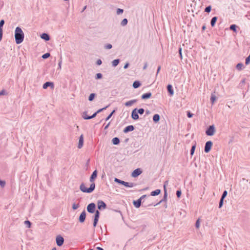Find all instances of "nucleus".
Here are the masks:
<instances>
[{
	"label": "nucleus",
	"instance_id": "60",
	"mask_svg": "<svg viewBox=\"0 0 250 250\" xmlns=\"http://www.w3.org/2000/svg\"><path fill=\"white\" fill-rule=\"evenodd\" d=\"M129 66V63L128 62H127L125 63V64L124 66V69H127Z\"/></svg>",
	"mask_w": 250,
	"mask_h": 250
},
{
	"label": "nucleus",
	"instance_id": "55",
	"mask_svg": "<svg viewBox=\"0 0 250 250\" xmlns=\"http://www.w3.org/2000/svg\"><path fill=\"white\" fill-rule=\"evenodd\" d=\"M168 180H166L164 182V190H167V186L168 185Z\"/></svg>",
	"mask_w": 250,
	"mask_h": 250
},
{
	"label": "nucleus",
	"instance_id": "16",
	"mask_svg": "<svg viewBox=\"0 0 250 250\" xmlns=\"http://www.w3.org/2000/svg\"><path fill=\"white\" fill-rule=\"evenodd\" d=\"M83 145V135L82 134L79 139V143L78 145V148H81Z\"/></svg>",
	"mask_w": 250,
	"mask_h": 250
},
{
	"label": "nucleus",
	"instance_id": "48",
	"mask_svg": "<svg viewBox=\"0 0 250 250\" xmlns=\"http://www.w3.org/2000/svg\"><path fill=\"white\" fill-rule=\"evenodd\" d=\"M250 63V54L246 58L245 60V64L248 65Z\"/></svg>",
	"mask_w": 250,
	"mask_h": 250
},
{
	"label": "nucleus",
	"instance_id": "25",
	"mask_svg": "<svg viewBox=\"0 0 250 250\" xmlns=\"http://www.w3.org/2000/svg\"><path fill=\"white\" fill-rule=\"evenodd\" d=\"M112 143L114 145H118L120 143V139L118 137H114L112 139Z\"/></svg>",
	"mask_w": 250,
	"mask_h": 250
},
{
	"label": "nucleus",
	"instance_id": "14",
	"mask_svg": "<svg viewBox=\"0 0 250 250\" xmlns=\"http://www.w3.org/2000/svg\"><path fill=\"white\" fill-rule=\"evenodd\" d=\"M167 89L168 95L170 96H172L174 95V90L173 89L172 85L170 84H167Z\"/></svg>",
	"mask_w": 250,
	"mask_h": 250
},
{
	"label": "nucleus",
	"instance_id": "38",
	"mask_svg": "<svg viewBox=\"0 0 250 250\" xmlns=\"http://www.w3.org/2000/svg\"><path fill=\"white\" fill-rule=\"evenodd\" d=\"M109 105H110V104H109L108 105H107L102 108H100V109H98L96 112H95L96 113L97 115L98 113H100L101 112L105 110L109 106Z\"/></svg>",
	"mask_w": 250,
	"mask_h": 250
},
{
	"label": "nucleus",
	"instance_id": "21",
	"mask_svg": "<svg viewBox=\"0 0 250 250\" xmlns=\"http://www.w3.org/2000/svg\"><path fill=\"white\" fill-rule=\"evenodd\" d=\"M161 192V190L160 189H157L154 191L151 192L150 195L152 196H155L159 195Z\"/></svg>",
	"mask_w": 250,
	"mask_h": 250
},
{
	"label": "nucleus",
	"instance_id": "13",
	"mask_svg": "<svg viewBox=\"0 0 250 250\" xmlns=\"http://www.w3.org/2000/svg\"><path fill=\"white\" fill-rule=\"evenodd\" d=\"M135 129V127L133 125H129L126 126L123 130L125 133H127L129 132L133 131Z\"/></svg>",
	"mask_w": 250,
	"mask_h": 250
},
{
	"label": "nucleus",
	"instance_id": "6",
	"mask_svg": "<svg viewBox=\"0 0 250 250\" xmlns=\"http://www.w3.org/2000/svg\"><path fill=\"white\" fill-rule=\"evenodd\" d=\"M64 239L61 235H58L56 238V242L58 247H61L64 243Z\"/></svg>",
	"mask_w": 250,
	"mask_h": 250
},
{
	"label": "nucleus",
	"instance_id": "5",
	"mask_svg": "<svg viewBox=\"0 0 250 250\" xmlns=\"http://www.w3.org/2000/svg\"><path fill=\"white\" fill-rule=\"evenodd\" d=\"M96 204L94 203H91L87 205L86 209L89 213H93L96 210Z\"/></svg>",
	"mask_w": 250,
	"mask_h": 250
},
{
	"label": "nucleus",
	"instance_id": "57",
	"mask_svg": "<svg viewBox=\"0 0 250 250\" xmlns=\"http://www.w3.org/2000/svg\"><path fill=\"white\" fill-rule=\"evenodd\" d=\"M136 185V184H135L134 183H129L128 187V188H132V187L135 186Z\"/></svg>",
	"mask_w": 250,
	"mask_h": 250
},
{
	"label": "nucleus",
	"instance_id": "46",
	"mask_svg": "<svg viewBox=\"0 0 250 250\" xmlns=\"http://www.w3.org/2000/svg\"><path fill=\"white\" fill-rule=\"evenodd\" d=\"M227 195H228V191L226 190H225L222 194L221 198L225 199V198L226 197Z\"/></svg>",
	"mask_w": 250,
	"mask_h": 250
},
{
	"label": "nucleus",
	"instance_id": "58",
	"mask_svg": "<svg viewBox=\"0 0 250 250\" xmlns=\"http://www.w3.org/2000/svg\"><path fill=\"white\" fill-rule=\"evenodd\" d=\"M96 64H97V65H101V64H102V60H101V59H98V60H97V61H96Z\"/></svg>",
	"mask_w": 250,
	"mask_h": 250
},
{
	"label": "nucleus",
	"instance_id": "31",
	"mask_svg": "<svg viewBox=\"0 0 250 250\" xmlns=\"http://www.w3.org/2000/svg\"><path fill=\"white\" fill-rule=\"evenodd\" d=\"M96 96V94L95 93H91L88 97V100L90 102L93 101Z\"/></svg>",
	"mask_w": 250,
	"mask_h": 250
},
{
	"label": "nucleus",
	"instance_id": "23",
	"mask_svg": "<svg viewBox=\"0 0 250 250\" xmlns=\"http://www.w3.org/2000/svg\"><path fill=\"white\" fill-rule=\"evenodd\" d=\"M218 17L216 16L213 17L212 18L210 21V25L212 27H214L216 22L217 21Z\"/></svg>",
	"mask_w": 250,
	"mask_h": 250
},
{
	"label": "nucleus",
	"instance_id": "53",
	"mask_svg": "<svg viewBox=\"0 0 250 250\" xmlns=\"http://www.w3.org/2000/svg\"><path fill=\"white\" fill-rule=\"evenodd\" d=\"M6 184V182L4 180H2L0 179V186L1 188H3L5 187Z\"/></svg>",
	"mask_w": 250,
	"mask_h": 250
},
{
	"label": "nucleus",
	"instance_id": "7",
	"mask_svg": "<svg viewBox=\"0 0 250 250\" xmlns=\"http://www.w3.org/2000/svg\"><path fill=\"white\" fill-rule=\"evenodd\" d=\"M212 145H213V143L212 142V141H207L205 144V147H204V151L207 153H208L210 151L211 147L212 146Z\"/></svg>",
	"mask_w": 250,
	"mask_h": 250
},
{
	"label": "nucleus",
	"instance_id": "41",
	"mask_svg": "<svg viewBox=\"0 0 250 250\" xmlns=\"http://www.w3.org/2000/svg\"><path fill=\"white\" fill-rule=\"evenodd\" d=\"M24 224L26 225L28 228H30L32 225L31 222L29 220H25L24 221Z\"/></svg>",
	"mask_w": 250,
	"mask_h": 250
},
{
	"label": "nucleus",
	"instance_id": "24",
	"mask_svg": "<svg viewBox=\"0 0 250 250\" xmlns=\"http://www.w3.org/2000/svg\"><path fill=\"white\" fill-rule=\"evenodd\" d=\"M160 119V116L158 114H155L153 116V121L155 123L159 122Z\"/></svg>",
	"mask_w": 250,
	"mask_h": 250
},
{
	"label": "nucleus",
	"instance_id": "33",
	"mask_svg": "<svg viewBox=\"0 0 250 250\" xmlns=\"http://www.w3.org/2000/svg\"><path fill=\"white\" fill-rule=\"evenodd\" d=\"M95 214L93 216L94 219H99L100 218V212L99 210H96L95 212H94Z\"/></svg>",
	"mask_w": 250,
	"mask_h": 250
},
{
	"label": "nucleus",
	"instance_id": "29",
	"mask_svg": "<svg viewBox=\"0 0 250 250\" xmlns=\"http://www.w3.org/2000/svg\"><path fill=\"white\" fill-rule=\"evenodd\" d=\"M238 26L234 24H231L229 26V29L233 32L236 33L237 32V28Z\"/></svg>",
	"mask_w": 250,
	"mask_h": 250
},
{
	"label": "nucleus",
	"instance_id": "28",
	"mask_svg": "<svg viewBox=\"0 0 250 250\" xmlns=\"http://www.w3.org/2000/svg\"><path fill=\"white\" fill-rule=\"evenodd\" d=\"M120 60L119 59H117L114 60L111 62L112 66L114 67L117 66L118 65V64L120 63Z\"/></svg>",
	"mask_w": 250,
	"mask_h": 250
},
{
	"label": "nucleus",
	"instance_id": "1",
	"mask_svg": "<svg viewBox=\"0 0 250 250\" xmlns=\"http://www.w3.org/2000/svg\"><path fill=\"white\" fill-rule=\"evenodd\" d=\"M98 175V171L97 169H95L94 170L91 175L89 181L91 183H92L89 188H86L85 186V185L84 183H82L80 185V189L81 191H82L83 193H92L95 188V184L94 183V181L95 180V179L97 177Z\"/></svg>",
	"mask_w": 250,
	"mask_h": 250
},
{
	"label": "nucleus",
	"instance_id": "11",
	"mask_svg": "<svg viewBox=\"0 0 250 250\" xmlns=\"http://www.w3.org/2000/svg\"><path fill=\"white\" fill-rule=\"evenodd\" d=\"M48 87H50L52 89L54 88V84L53 82H46L43 83L42 85V88L43 89H46Z\"/></svg>",
	"mask_w": 250,
	"mask_h": 250
},
{
	"label": "nucleus",
	"instance_id": "62",
	"mask_svg": "<svg viewBox=\"0 0 250 250\" xmlns=\"http://www.w3.org/2000/svg\"><path fill=\"white\" fill-rule=\"evenodd\" d=\"M146 197H147V195L146 194H145L141 196L138 199L142 202V200L146 198Z\"/></svg>",
	"mask_w": 250,
	"mask_h": 250
},
{
	"label": "nucleus",
	"instance_id": "42",
	"mask_svg": "<svg viewBox=\"0 0 250 250\" xmlns=\"http://www.w3.org/2000/svg\"><path fill=\"white\" fill-rule=\"evenodd\" d=\"M50 56V54L48 52L46 53L43 54L42 56V58L43 59H46L48 58Z\"/></svg>",
	"mask_w": 250,
	"mask_h": 250
},
{
	"label": "nucleus",
	"instance_id": "35",
	"mask_svg": "<svg viewBox=\"0 0 250 250\" xmlns=\"http://www.w3.org/2000/svg\"><path fill=\"white\" fill-rule=\"evenodd\" d=\"M196 148V144H195L194 145L192 146L190 150V154L191 156H192L195 152V150Z\"/></svg>",
	"mask_w": 250,
	"mask_h": 250
},
{
	"label": "nucleus",
	"instance_id": "45",
	"mask_svg": "<svg viewBox=\"0 0 250 250\" xmlns=\"http://www.w3.org/2000/svg\"><path fill=\"white\" fill-rule=\"evenodd\" d=\"M224 202V199L221 198L220 200V201L219 203V206H218V208H221L222 207V206H223Z\"/></svg>",
	"mask_w": 250,
	"mask_h": 250
},
{
	"label": "nucleus",
	"instance_id": "22",
	"mask_svg": "<svg viewBox=\"0 0 250 250\" xmlns=\"http://www.w3.org/2000/svg\"><path fill=\"white\" fill-rule=\"evenodd\" d=\"M141 85V83L139 81H135L132 84V86L134 88L136 89L139 88Z\"/></svg>",
	"mask_w": 250,
	"mask_h": 250
},
{
	"label": "nucleus",
	"instance_id": "52",
	"mask_svg": "<svg viewBox=\"0 0 250 250\" xmlns=\"http://www.w3.org/2000/svg\"><path fill=\"white\" fill-rule=\"evenodd\" d=\"M200 219H198L195 222V227L198 229L200 227Z\"/></svg>",
	"mask_w": 250,
	"mask_h": 250
},
{
	"label": "nucleus",
	"instance_id": "44",
	"mask_svg": "<svg viewBox=\"0 0 250 250\" xmlns=\"http://www.w3.org/2000/svg\"><path fill=\"white\" fill-rule=\"evenodd\" d=\"M136 111H137L138 113L140 114V115H142L144 114V112H145V110L144 108H139V109H137V110Z\"/></svg>",
	"mask_w": 250,
	"mask_h": 250
},
{
	"label": "nucleus",
	"instance_id": "49",
	"mask_svg": "<svg viewBox=\"0 0 250 250\" xmlns=\"http://www.w3.org/2000/svg\"><path fill=\"white\" fill-rule=\"evenodd\" d=\"M245 82H246V79L245 78H244L240 82V83H239V86L241 87H243V85L245 83Z\"/></svg>",
	"mask_w": 250,
	"mask_h": 250
},
{
	"label": "nucleus",
	"instance_id": "39",
	"mask_svg": "<svg viewBox=\"0 0 250 250\" xmlns=\"http://www.w3.org/2000/svg\"><path fill=\"white\" fill-rule=\"evenodd\" d=\"M211 8L212 7L211 5H208L207 6L204 10V12L209 13L211 10Z\"/></svg>",
	"mask_w": 250,
	"mask_h": 250
},
{
	"label": "nucleus",
	"instance_id": "64",
	"mask_svg": "<svg viewBox=\"0 0 250 250\" xmlns=\"http://www.w3.org/2000/svg\"><path fill=\"white\" fill-rule=\"evenodd\" d=\"M96 116H97V114L96 113V112L94 113L92 115H91V116H89L90 119L95 118Z\"/></svg>",
	"mask_w": 250,
	"mask_h": 250
},
{
	"label": "nucleus",
	"instance_id": "18",
	"mask_svg": "<svg viewBox=\"0 0 250 250\" xmlns=\"http://www.w3.org/2000/svg\"><path fill=\"white\" fill-rule=\"evenodd\" d=\"M152 96V93L150 92L143 94L141 96V99L142 100H146L149 99Z\"/></svg>",
	"mask_w": 250,
	"mask_h": 250
},
{
	"label": "nucleus",
	"instance_id": "10",
	"mask_svg": "<svg viewBox=\"0 0 250 250\" xmlns=\"http://www.w3.org/2000/svg\"><path fill=\"white\" fill-rule=\"evenodd\" d=\"M86 213L85 210H83L80 214L78 220L80 223H83L84 222L86 218Z\"/></svg>",
	"mask_w": 250,
	"mask_h": 250
},
{
	"label": "nucleus",
	"instance_id": "63",
	"mask_svg": "<svg viewBox=\"0 0 250 250\" xmlns=\"http://www.w3.org/2000/svg\"><path fill=\"white\" fill-rule=\"evenodd\" d=\"M6 91L4 89H2L0 91V96L4 95L5 94Z\"/></svg>",
	"mask_w": 250,
	"mask_h": 250
},
{
	"label": "nucleus",
	"instance_id": "37",
	"mask_svg": "<svg viewBox=\"0 0 250 250\" xmlns=\"http://www.w3.org/2000/svg\"><path fill=\"white\" fill-rule=\"evenodd\" d=\"M102 78H103V74L101 73H98L95 76V78L96 80L101 79Z\"/></svg>",
	"mask_w": 250,
	"mask_h": 250
},
{
	"label": "nucleus",
	"instance_id": "3",
	"mask_svg": "<svg viewBox=\"0 0 250 250\" xmlns=\"http://www.w3.org/2000/svg\"><path fill=\"white\" fill-rule=\"evenodd\" d=\"M167 190H164V196H163V197L162 199H161L159 202H158L156 204H155L154 203H149L147 205L144 206V207L146 208V207H150V206L155 207V206H157L158 205L160 204L161 203H162L163 202H165V208H167V205L166 202L167 201ZM143 206L144 207V205H143Z\"/></svg>",
	"mask_w": 250,
	"mask_h": 250
},
{
	"label": "nucleus",
	"instance_id": "34",
	"mask_svg": "<svg viewBox=\"0 0 250 250\" xmlns=\"http://www.w3.org/2000/svg\"><path fill=\"white\" fill-rule=\"evenodd\" d=\"M127 23H128L127 19L126 18H125L121 22V25L122 26H125L126 25H127Z\"/></svg>",
	"mask_w": 250,
	"mask_h": 250
},
{
	"label": "nucleus",
	"instance_id": "17",
	"mask_svg": "<svg viewBox=\"0 0 250 250\" xmlns=\"http://www.w3.org/2000/svg\"><path fill=\"white\" fill-rule=\"evenodd\" d=\"M41 38L45 41H48L50 40V37L48 33H43L41 35Z\"/></svg>",
	"mask_w": 250,
	"mask_h": 250
},
{
	"label": "nucleus",
	"instance_id": "51",
	"mask_svg": "<svg viewBox=\"0 0 250 250\" xmlns=\"http://www.w3.org/2000/svg\"><path fill=\"white\" fill-rule=\"evenodd\" d=\"M187 115L188 118H190L193 117V114L188 110L187 111Z\"/></svg>",
	"mask_w": 250,
	"mask_h": 250
},
{
	"label": "nucleus",
	"instance_id": "36",
	"mask_svg": "<svg viewBox=\"0 0 250 250\" xmlns=\"http://www.w3.org/2000/svg\"><path fill=\"white\" fill-rule=\"evenodd\" d=\"M114 181L115 183H118L119 185H123V182L124 181L121 180L117 178H115Z\"/></svg>",
	"mask_w": 250,
	"mask_h": 250
},
{
	"label": "nucleus",
	"instance_id": "8",
	"mask_svg": "<svg viewBox=\"0 0 250 250\" xmlns=\"http://www.w3.org/2000/svg\"><path fill=\"white\" fill-rule=\"evenodd\" d=\"M97 208L99 210L104 209L106 208L107 205L103 201L98 200L97 201Z\"/></svg>",
	"mask_w": 250,
	"mask_h": 250
},
{
	"label": "nucleus",
	"instance_id": "15",
	"mask_svg": "<svg viewBox=\"0 0 250 250\" xmlns=\"http://www.w3.org/2000/svg\"><path fill=\"white\" fill-rule=\"evenodd\" d=\"M5 23L4 20L0 21V41L1 40L3 35V26Z\"/></svg>",
	"mask_w": 250,
	"mask_h": 250
},
{
	"label": "nucleus",
	"instance_id": "20",
	"mask_svg": "<svg viewBox=\"0 0 250 250\" xmlns=\"http://www.w3.org/2000/svg\"><path fill=\"white\" fill-rule=\"evenodd\" d=\"M137 102V100H136V99L131 100L128 101L126 102V103H125V105L126 106H130L133 104L136 103Z\"/></svg>",
	"mask_w": 250,
	"mask_h": 250
},
{
	"label": "nucleus",
	"instance_id": "4",
	"mask_svg": "<svg viewBox=\"0 0 250 250\" xmlns=\"http://www.w3.org/2000/svg\"><path fill=\"white\" fill-rule=\"evenodd\" d=\"M215 132V128L214 125L208 126L206 130V134L207 136H212Z\"/></svg>",
	"mask_w": 250,
	"mask_h": 250
},
{
	"label": "nucleus",
	"instance_id": "54",
	"mask_svg": "<svg viewBox=\"0 0 250 250\" xmlns=\"http://www.w3.org/2000/svg\"><path fill=\"white\" fill-rule=\"evenodd\" d=\"M99 219H94L93 218V226L95 228L97 226L98 222Z\"/></svg>",
	"mask_w": 250,
	"mask_h": 250
},
{
	"label": "nucleus",
	"instance_id": "2",
	"mask_svg": "<svg viewBox=\"0 0 250 250\" xmlns=\"http://www.w3.org/2000/svg\"><path fill=\"white\" fill-rule=\"evenodd\" d=\"M15 42L19 44L21 43L24 40V33L20 27H17L15 30Z\"/></svg>",
	"mask_w": 250,
	"mask_h": 250
},
{
	"label": "nucleus",
	"instance_id": "27",
	"mask_svg": "<svg viewBox=\"0 0 250 250\" xmlns=\"http://www.w3.org/2000/svg\"><path fill=\"white\" fill-rule=\"evenodd\" d=\"M244 68V64L242 62H239V63H237L236 65V68L238 71L242 70V69H243Z\"/></svg>",
	"mask_w": 250,
	"mask_h": 250
},
{
	"label": "nucleus",
	"instance_id": "30",
	"mask_svg": "<svg viewBox=\"0 0 250 250\" xmlns=\"http://www.w3.org/2000/svg\"><path fill=\"white\" fill-rule=\"evenodd\" d=\"M82 117L84 120H90V116L87 115V111H85L82 114Z\"/></svg>",
	"mask_w": 250,
	"mask_h": 250
},
{
	"label": "nucleus",
	"instance_id": "56",
	"mask_svg": "<svg viewBox=\"0 0 250 250\" xmlns=\"http://www.w3.org/2000/svg\"><path fill=\"white\" fill-rule=\"evenodd\" d=\"M182 50V47H180L178 49V53H179V56H180L181 59H182V58H183Z\"/></svg>",
	"mask_w": 250,
	"mask_h": 250
},
{
	"label": "nucleus",
	"instance_id": "50",
	"mask_svg": "<svg viewBox=\"0 0 250 250\" xmlns=\"http://www.w3.org/2000/svg\"><path fill=\"white\" fill-rule=\"evenodd\" d=\"M176 196L177 198H180L181 194H182V191L180 189L177 190L176 192Z\"/></svg>",
	"mask_w": 250,
	"mask_h": 250
},
{
	"label": "nucleus",
	"instance_id": "40",
	"mask_svg": "<svg viewBox=\"0 0 250 250\" xmlns=\"http://www.w3.org/2000/svg\"><path fill=\"white\" fill-rule=\"evenodd\" d=\"M79 207H80V204L79 203L76 204L74 203L72 204V208L73 210H76L77 208H79Z\"/></svg>",
	"mask_w": 250,
	"mask_h": 250
},
{
	"label": "nucleus",
	"instance_id": "19",
	"mask_svg": "<svg viewBox=\"0 0 250 250\" xmlns=\"http://www.w3.org/2000/svg\"><path fill=\"white\" fill-rule=\"evenodd\" d=\"M133 205L136 208H139L142 204V202L139 199L133 201Z\"/></svg>",
	"mask_w": 250,
	"mask_h": 250
},
{
	"label": "nucleus",
	"instance_id": "9",
	"mask_svg": "<svg viewBox=\"0 0 250 250\" xmlns=\"http://www.w3.org/2000/svg\"><path fill=\"white\" fill-rule=\"evenodd\" d=\"M143 172L142 170L140 168H137L134 170L131 173V176L133 178H136L141 174Z\"/></svg>",
	"mask_w": 250,
	"mask_h": 250
},
{
	"label": "nucleus",
	"instance_id": "32",
	"mask_svg": "<svg viewBox=\"0 0 250 250\" xmlns=\"http://www.w3.org/2000/svg\"><path fill=\"white\" fill-rule=\"evenodd\" d=\"M117 110V108H116L115 109H114L107 116V117L105 118V121H107L108 120H109V119L112 117V116L113 115V114H114L116 112V111Z\"/></svg>",
	"mask_w": 250,
	"mask_h": 250
},
{
	"label": "nucleus",
	"instance_id": "59",
	"mask_svg": "<svg viewBox=\"0 0 250 250\" xmlns=\"http://www.w3.org/2000/svg\"><path fill=\"white\" fill-rule=\"evenodd\" d=\"M62 57H61V58H60V62H59L58 63V69H61V64H62Z\"/></svg>",
	"mask_w": 250,
	"mask_h": 250
},
{
	"label": "nucleus",
	"instance_id": "47",
	"mask_svg": "<svg viewBox=\"0 0 250 250\" xmlns=\"http://www.w3.org/2000/svg\"><path fill=\"white\" fill-rule=\"evenodd\" d=\"M124 12V9L121 8H117L116 11V14L118 15L123 14Z\"/></svg>",
	"mask_w": 250,
	"mask_h": 250
},
{
	"label": "nucleus",
	"instance_id": "61",
	"mask_svg": "<svg viewBox=\"0 0 250 250\" xmlns=\"http://www.w3.org/2000/svg\"><path fill=\"white\" fill-rule=\"evenodd\" d=\"M146 197H147V195L146 194H145L141 196L138 199L142 202V200L146 198Z\"/></svg>",
	"mask_w": 250,
	"mask_h": 250
},
{
	"label": "nucleus",
	"instance_id": "26",
	"mask_svg": "<svg viewBox=\"0 0 250 250\" xmlns=\"http://www.w3.org/2000/svg\"><path fill=\"white\" fill-rule=\"evenodd\" d=\"M217 100L216 96L213 93H211L210 100L211 104L213 105Z\"/></svg>",
	"mask_w": 250,
	"mask_h": 250
},
{
	"label": "nucleus",
	"instance_id": "12",
	"mask_svg": "<svg viewBox=\"0 0 250 250\" xmlns=\"http://www.w3.org/2000/svg\"><path fill=\"white\" fill-rule=\"evenodd\" d=\"M137 108L134 109L131 114V117L134 120H137L139 118V116L137 111H136Z\"/></svg>",
	"mask_w": 250,
	"mask_h": 250
},
{
	"label": "nucleus",
	"instance_id": "43",
	"mask_svg": "<svg viewBox=\"0 0 250 250\" xmlns=\"http://www.w3.org/2000/svg\"><path fill=\"white\" fill-rule=\"evenodd\" d=\"M104 48L106 49H110L112 48V45L110 43L105 44L104 46Z\"/></svg>",
	"mask_w": 250,
	"mask_h": 250
}]
</instances>
